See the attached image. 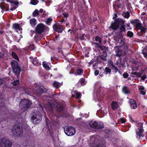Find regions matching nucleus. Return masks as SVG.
Listing matches in <instances>:
<instances>
[{
	"instance_id": "nucleus-54",
	"label": "nucleus",
	"mask_w": 147,
	"mask_h": 147,
	"mask_svg": "<svg viewBox=\"0 0 147 147\" xmlns=\"http://www.w3.org/2000/svg\"><path fill=\"white\" fill-rule=\"evenodd\" d=\"M144 89V88L143 86H141L139 88V90H143Z\"/></svg>"
},
{
	"instance_id": "nucleus-42",
	"label": "nucleus",
	"mask_w": 147,
	"mask_h": 147,
	"mask_svg": "<svg viewBox=\"0 0 147 147\" xmlns=\"http://www.w3.org/2000/svg\"><path fill=\"white\" fill-rule=\"evenodd\" d=\"M76 98L77 99H79L80 98V96L81 95V94L78 92H77L76 94Z\"/></svg>"
},
{
	"instance_id": "nucleus-5",
	"label": "nucleus",
	"mask_w": 147,
	"mask_h": 147,
	"mask_svg": "<svg viewBox=\"0 0 147 147\" xmlns=\"http://www.w3.org/2000/svg\"><path fill=\"white\" fill-rule=\"evenodd\" d=\"M13 135L17 137H20L23 134V129L18 125L14 126L12 129Z\"/></svg>"
},
{
	"instance_id": "nucleus-19",
	"label": "nucleus",
	"mask_w": 147,
	"mask_h": 147,
	"mask_svg": "<svg viewBox=\"0 0 147 147\" xmlns=\"http://www.w3.org/2000/svg\"><path fill=\"white\" fill-rule=\"evenodd\" d=\"M98 47L100 48L101 50H104V51H103L102 52V55H103L104 57L105 56V57H107V52L106 51V50H107V49H108V47Z\"/></svg>"
},
{
	"instance_id": "nucleus-52",
	"label": "nucleus",
	"mask_w": 147,
	"mask_h": 147,
	"mask_svg": "<svg viewBox=\"0 0 147 147\" xmlns=\"http://www.w3.org/2000/svg\"><path fill=\"white\" fill-rule=\"evenodd\" d=\"M85 82V80L83 79H82L81 80V83L83 84Z\"/></svg>"
},
{
	"instance_id": "nucleus-20",
	"label": "nucleus",
	"mask_w": 147,
	"mask_h": 147,
	"mask_svg": "<svg viewBox=\"0 0 147 147\" xmlns=\"http://www.w3.org/2000/svg\"><path fill=\"white\" fill-rule=\"evenodd\" d=\"M115 64L117 66L119 65L120 67H123L124 63L123 61H122V59L119 58L115 63Z\"/></svg>"
},
{
	"instance_id": "nucleus-6",
	"label": "nucleus",
	"mask_w": 147,
	"mask_h": 147,
	"mask_svg": "<svg viewBox=\"0 0 147 147\" xmlns=\"http://www.w3.org/2000/svg\"><path fill=\"white\" fill-rule=\"evenodd\" d=\"M89 125L90 127L97 129H102L104 127L103 123L95 121H91L89 123Z\"/></svg>"
},
{
	"instance_id": "nucleus-25",
	"label": "nucleus",
	"mask_w": 147,
	"mask_h": 147,
	"mask_svg": "<svg viewBox=\"0 0 147 147\" xmlns=\"http://www.w3.org/2000/svg\"><path fill=\"white\" fill-rule=\"evenodd\" d=\"M111 106L113 109L114 110L117 108V104L116 102H113L111 104Z\"/></svg>"
},
{
	"instance_id": "nucleus-2",
	"label": "nucleus",
	"mask_w": 147,
	"mask_h": 147,
	"mask_svg": "<svg viewBox=\"0 0 147 147\" xmlns=\"http://www.w3.org/2000/svg\"><path fill=\"white\" fill-rule=\"evenodd\" d=\"M31 104L30 101L28 99H23L21 100L19 105L20 108L25 111L30 107Z\"/></svg>"
},
{
	"instance_id": "nucleus-48",
	"label": "nucleus",
	"mask_w": 147,
	"mask_h": 147,
	"mask_svg": "<svg viewBox=\"0 0 147 147\" xmlns=\"http://www.w3.org/2000/svg\"><path fill=\"white\" fill-rule=\"evenodd\" d=\"M99 71L98 70H96L94 72V75L96 76L98 75L99 74Z\"/></svg>"
},
{
	"instance_id": "nucleus-7",
	"label": "nucleus",
	"mask_w": 147,
	"mask_h": 147,
	"mask_svg": "<svg viewBox=\"0 0 147 147\" xmlns=\"http://www.w3.org/2000/svg\"><path fill=\"white\" fill-rule=\"evenodd\" d=\"M64 130L65 134L68 136H73L76 131L75 128L72 126H66L64 127Z\"/></svg>"
},
{
	"instance_id": "nucleus-4",
	"label": "nucleus",
	"mask_w": 147,
	"mask_h": 147,
	"mask_svg": "<svg viewBox=\"0 0 147 147\" xmlns=\"http://www.w3.org/2000/svg\"><path fill=\"white\" fill-rule=\"evenodd\" d=\"M45 120L47 127L49 129V131L52 125L57 126L59 125V117H56V119H52L51 122H50L47 118H45Z\"/></svg>"
},
{
	"instance_id": "nucleus-13",
	"label": "nucleus",
	"mask_w": 147,
	"mask_h": 147,
	"mask_svg": "<svg viewBox=\"0 0 147 147\" xmlns=\"http://www.w3.org/2000/svg\"><path fill=\"white\" fill-rule=\"evenodd\" d=\"M136 30L140 29L141 32L145 33V31L146 28L143 26H142L141 24L140 23H138L136 24Z\"/></svg>"
},
{
	"instance_id": "nucleus-35",
	"label": "nucleus",
	"mask_w": 147,
	"mask_h": 147,
	"mask_svg": "<svg viewBox=\"0 0 147 147\" xmlns=\"http://www.w3.org/2000/svg\"><path fill=\"white\" fill-rule=\"evenodd\" d=\"M111 70L108 67H105V72L107 74V73H110L111 72Z\"/></svg>"
},
{
	"instance_id": "nucleus-28",
	"label": "nucleus",
	"mask_w": 147,
	"mask_h": 147,
	"mask_svg": "<svg viewBox=\"0 0 147 147\" xmlns=\"http://www.w3.org/2000/svg\"><path fill=\"white\" fill-rule=\"evenodd\" d=\"M105 137L108 140H111L112 137V136L111 133H106V135H105Z\"/></svg>"
},
{
	"instance_id": "nucleus-1",
	"label": "nucleus",
	"mask_w": 147,
	"mask_h": 147,
	"mask_svg": "<svg viewBox=\"0 0 147 147\" xmlns=\"http://www.w3.org/2000/svg\"><path fill=\"white\" fill-rule=\"evenodd\" d=\"M13 72L16 75L18 78L19 77V74L22 71V68L20 67L18 62L14 60H12L11 63Z\"/></svg>"
},
{
	"instance_id": "nucleus-37",
	"label": "nucleus",
	"mask_w": 147,
	"mask_h": 147,
	"mask_svg": "<svg viewBox=\"0 0 147 147\" xmlns=\"http://www.w3.org/2000/svg\"><path fill=\"white\" fill-rule=\"evenodd\" d=\"M123 24L121 25V26L120 28V30L121 32L124 31L125 30V26L123 25Z\"/></svg>"
},
{
	"instance_id": "nucleus-64",
	"label": "nucleus",
	"mask_w": 147,
	"mask_h": 147,
	"mask_svg": "<svg viewBox=\"0 0 147 147\" xmlns=\"http://www.w3.org/2000/svg\"><path fill=\"white\" fill-rule=\"evenodd\" d=\"M10 3H13V1H9Z\"/></svg>"
},
{
	"instance_id": "nucleus-43",
	"label": "nucleus",
	"mask_w": 147,
	"mask_h": 147,
	"mask_svg": "<svg viewBox=\"0 0 147 147\" xmlns=\"http://www.w3.org/2000/svg\"><path fill=\"white\" fill-rule=\"evenodd\" d=\"M31 3L32 4L35 5L37 4L38 2L36 0H32Z\"/></svg>"
},
{
	"instance_id": "nucleus-62",
	"label": "nucleus",
	"mask_w": 147,
	"mask_h": 147,
	"mask_svg": "<svg viewBox=\"0 0 147 147\" xmlns=\"http://www.w3.org/2000/svg\"><path fill=\"white\" fill-rule=\"evenodd\" d=\"M25 147H32V146H29V145H27Z\"/></svg>"
},
{
	"instance_id": "nucleus-45",
	"label": "nucleus",
	"mask_w": 147,
	"mask_h": 147,
	"mask_svg": "<svg viewBox=\"0 0 147 147\" xmlns=\"http://www.w3.org/2000/svg\"><path fill=\"white\" fill-rule=\"evenodd\" d=\"M142 53L144 55V56L147 59V53L144 51L142 52Z\"/></svg>"
},
{
	"instance_id": "nucleus-50",
	"label": "nucleus",
	"mask_w": 147,
	"mask_h": 147,
	"mask_svg": "<svg viewBox=\"0 0 147 147\" xmlns=\"http://www.w3.org/2000/svg\"><path fill=\"white\" fill-rule=\"evenodd\" d=\"M84 38V34L82 35V36H81L80 37V39L81 40H83Z\"/></svg>"
},
{
	"instance_id": "nucleus-17",
	"label": "nucleus",
	"mask_w": 147,
	"mask_h": 147,
	"mask_svg": "<svg viewBox=\"0 0 147 147\" xmlns=\"http://www.w3.org/2000/svg\"><path fill=\"white\" fill-rule=\"evenodd\" d=\"M53 29L58 32H61L62 31V27L61 25L55 24L53 26Z\"/></svg>"
},
{
	"instance_id": "nucleus-40",
	"label": "nucleus",
	"mask_w": 147,
	"mask_h": 147,
	"mask_svg": "<svg viewBox=\"0 0 147 147\" xmlns=\"http://www.w3.org/2000/svg\"><path fill=\"white\" fill-rule=\"evenodd\" d=\"M39 14V12L38 10H35L33 13V15L34 16H36L38 15Z\"/></svg>"
},
{
	"instance_id": "nucleus-12",
	"label": "nucleus",
	"mask_w": 147,
	"mask_h": 147,
	"mask_svg": "<svg viewBox=\"0 0 147 147\" xmlns=\"http://www.w3.org/2000/svg\"><path fill=\"white\" fill-rule=\"evenodd\" d=\"M121 22L122 24H124V22L121 20H117L114 23H112L110 27L113 30H116L119 27V24Z\"/></svg>"
},
{
	"instance_id": "nucleus-34",
	"label": "nucleus",
	"mask_w": 147,
	"mask_h": 147,
	"mask_svg": "<svg viewBox=\"0 0 147 147\" xmlns=\"http://www.w3.org/2000/svg\"><path fill=\"white\" fill-rule=\"evenodd\" d=\"M83 72V70L82 69H78L76 71V73L78 75H80L82 74Z\"/></svg>"
},
{
	"instance_id": "nucleus-18",
	"label": "nucleus",
	"mask_w": 147,
	"mask_h": 147,
	"mask_svg": "<svg viewBox=\"0 0 147 147\" xmlns=\"http://www.w3.org/2000/svg\"><path fill=\"white\" fill-rule=\"evenodd\" d=\"M95 40L97 42L96 43H94V44H95L96 45H97L98 46H100V45H102L101 44V39L98 36H96L95 37Z\"/></svg>"
},
{
	"instance_id": "nucleus-11",
	"label": "nucleus",
	"mask_w": 147,
	"mask_h": 147,
	"mask_svg": "<svg viewBox=\"0 0 147 147\" xmlns=\"http://www.w3.org/2000/svg\"><path fill=\"white\" fill-rule=\"evenodd\" d=\"M46 29L45 26L42 24H40L37 25L35 28V32L38 34L43 32Z\"/></svg>"
},
{
	"instance_id": "nucleus-26",
	"label": "nucleus",
	"mask_w": 147,
	"mask_h": 147,
	"mask_svg": "<svg viewBox=\"0 0 147 147\" xmlns=\"http://www.w3.org/2000/svg\"><path fill=\"white\" fill-rule=\"evenodd\" d=\"M13 28L15 29H18L19 30H22V28H21L20 25L17 24H13Z\"/></svg>"
},
{
	"instance_id": "nucleus-33",
	"label": "nucleus",
	"mask_w": 147,
	"mask_h": 147,
	"mask_svg": "<svg viewBox=\"0 0 147 147\" xmlns=\"http://www.w3.org/2000/svg\"><path fill=\"white\" fill-rule=\"evenodd\" d=\"M12 57L16 59L18 61H19V59L17 55H16V53L14 52H12Z\"/></svg>"
},
{
	"instance_id": "nucleus-49",
	"label": "nucleus",
	"mask_w": 147,
	"mask_h": 147,
	"mask_svg": "<svg viewBox=\"0 0 147 147\" xmlns=\"http://www.w3.org/2000/svg\"><path fill=\"white\" fill-rule=\"evenodd\" d=\"M121 121L122 123H124L126 122L125 120L123 118H121Z\"/></svg>"
},
{
	"instance_id": "nucleus-30",
	"label": "nucleus",
	"mask_w": 147,
	"mask_h": 147,
	"mask_svg": "<svg viewBox=\"0 0 147 147\" xmlns=\"http://www.w3.org/2000/svg\"><path fill=\"white\" fill-rule=\"evenodd\" d=\"M115 47V48L116 47H117V48L118 50V51H117L116 53V55L118 57H120L121 55V50H119V47Z\"/></svg>"
},
{
	"instance_id": "nucleus-61",
	"label": "nucleus",
	"mask_w": 147,
	"mask_h": 147,
	"mask_svg": "<svg viewBox=\"0 0 147 147\" xmlns=\"http://www.w3.org/2000/svg\"><path fill=\"white\" fill-rule=\"evenodd\" d=\"M16 8V7H13V8H11V10H13V9H15Z\"/></svg>"
},
{
	"instance_id": "nucleus-39",
	"label": "nucleus",
	"mask_w": 147,
	"mask_h": 147,
	"mask_svg": "<svg viewBox=\"0 0 147 147\" xmlns=\"http://www.w3.org/2000/svg\"><path fill=\"white\" fill-rule=\"evenodd\" d=\"M20 82L19 80H18L14 81L13 82V84L14 86H15L18 84Z\"/></svg>"
},
{
	"instance_id": "nucleus-29",
	"label": "nucleus",
	"mask_w": 147,
	"mask_h": 147,
	"mask_svg": "<svg viewBox=\"0 0 147 147\" xmlns=\"http://www.w3.org/2000/svg\"><path fill=\"white\" fill-rule=\"evenodd\" d=\"M131 74H132L138 77H141V75L143 74V72L138 73V72H132L131 73Z\"/></svg>"
},
{
	"instance_id": "nucleus-27",
	"label": "nucleus",
	"mask_w": 147,
	"mask_h": 147,
	"mask_svg": "<svg viewBox=\"0 0 147 147\" xmlns=\"http://www.w3.org/2000/svg\"><path fill=\"white\" fill-rule=\"evenodd\" d=\"M112 64L111 65L112 66V69H113L115 71V73H117L118 71L119 72L120 71L118 70L117 68L113 63V62H112Z\"/></svg>"
},
{
	"instance_id": "nucleus-63",
	"label": "nucleus",
	"mask_w": 147,
	"mask_h": 147,
	"mask_svg": "<svg viewBox=\"0 0 147 147\" xmlns=\"http://www.w3.org/2000/svg\"><path fill=\"white\" fill-rule=\"evenodd\" d=\"M127 26L128 27H129L130 26V24H127Z\"/></svg>"
},
{
	"instance_id": "nucleus-51",
	"label": "nucleus",
	"mask_w": 147,
	"mask_h": 147,
	"mask_svg": "<svg viewBox=\"0 0 147 147\" xmlns=\"http://www.w3.org/2000/svg\"><path fill=\"white\" fill-rule=\"evenodd\" d=\"M140 93L144 95L146 94V92L143 90H141L140 91Z\"/></svg>"
},
{
	"instance_id": "nucleus-10",
	"label": "nucleus",
	"mask_w": 147,
	"mask_h": 147,
	"mask_svg": "<svg viewBox=\"0 0 147 147\" xmlns=\"http://www.w3.org/2000/svg\"><path fill=\"white\" fill-rule=\"evenodd\" d=\"M42 117L40 115L34 114L31 117L32 122L34 124H37L41 121Z\"/></svg>"
},
{
	"instance_id": "nucleus-57",
	"label": "nucleus",
	"mask_w": 147,
	"mask_h": 147,
	"mask_svg": "<svg viewBox=\"0 0 147 147\" xmlns=\"http://www.w3.org/2000/svg\"><path fill=\"white\" fill-rule=\"evenodd\" d=\"M13 3L16 5H18V2L17 1H13Z\"/></svg>"
},
{
	"instance_id": "nucleus-46",
	"label": "nucleus",
	"mask_w": 147,
	"mask_h": 147,
	"mask_svg": "<svg viewBox=\"0 0 147 147\" xmlns=\"http://www.w3.org/2000/svg\"><path fill=\"white\" fill-rule=\"evenodd\" d=\"M146 78V75H144L141 77V79L142 80H144Z\"/></svg>"
},
{
	"instance_id": "nucleus-22",
	"label": "nucleus",
	"mask_w": 147,
	"mask_h": 147,
	"mask_svg": "<svg viewBox=\"0 0 147 147\" xmlns=\"http://www.w3.org/2000/svg\"><path fill=\"white\" fill-rule=\"evenodd\" d=\"M38 91L40 94H42L47 91L46 89L42 86H39Z\"/></svg>"
},
{
	"instance_id": "nucleus-24",
	"label": "nucleus",
	"mask_w": 147,
	"mask_h": 147,
	"mask_svg": "<svg viewBox=\"0 0 147 147\" xmlns=\"http://www.w3.org/2000/svg\"><path fill=\"white\" fill-rule=\"evenodd\" d=\"M42 65L43 67L45 68L46 70H49L50 67L46 62L43 61L42 63Z\"/></svg>"
},
{
	"instance_id": "nucleus-58",
	"label": "nucleus",
	"mask_w": 147,
	"mask_h": 147,
	"mask_svg": "<svg viewBox=\"0 0 147 147\" xmlns=\"http://www.w3.org/2000/svg\"><path fill=\"white\" fill-rule=\"evenodd\" d=\"M3 53H2L0 52V58L1 57H3Z\"/></svg>"
},
{
	"instance_id": "nucleus-38",
	"label": "nucleus",
	"mask_w": 147,
	"mask_h": 147,
	"mask_svg": "<svg viewBox=\"0 0 147 147\" xmlns=\"http://www.w3.org/2000/svg\"><path fill=\"white\" fill-rule=\"evenodd\" d=\"M99 57L101 60L104 61H107L106 57H105V56L104 57L102 55H100Z\"/></svg>"
},
{
	"instance_id": "nucleus-9",
	"label": "nucleus",
	"mask_w": 147,
	"mask_h": 147,
	"mask_svg": "<svg viewBox=\"0 0 147 147\" xmlns=\"http://www.w3.org/2000/svg\"><path fill=\"white\" fill-rule=\"evenodd\" d=\"M143 123H141L139 127L136 130V134L137 138H140L144 137L143 134L144 130L143 129Z\"/></svg>"
},
{
	"instance_id": "nucleus-16",
	"label": "nucleus",
	"mask_w": 147,
	"mask_h": 147,
	"mask_svg": "<svg viewBox=\"0 0 147 147\" xmlns=\"http://www.w3.org/2000/svg\"><path fill=\"white\" fill-rule=\"evenodd\" d=\"M56 111L59 113L64 112L65 111V106L62 104L60 105L57 107Z\"/></svg>"
},
{
	"instance_id": "nucleus-8",
	"label": "nucleus",
	"mask_w": 147,
	"mask_h": 147,
	"mask_svg": "<svg viewBox=\"0 0 147 147\" xmlns=\"http://www.w3.org/2000/svg\"><path fill=\"white\" fill-rule=\"evenodd\" d=\"M92 147H105V142L104 140L100 141L97 138H95L93 141Z\"/></svg>"
},
{
	"instance_id": "nucleus-56",
	"label": "nucleus",
	"mask_w": 147,
	"mask_h": 147,
	"mask_svg": "<svg viewBox=\"0 0 147 147\" xmlns=\"http://www.w3.org/2000/svg\"><path fill=\"white\" fill-rule=\"evenodd\" d=\"M63 15L64 17L65 18H67L68 16V14L66 13H63Z\"/></svg>"
},
{
	"instance_id": "nucleus-32",
	"label": "nucleus",
	"mask_w": 147,
	"mask_h": 147,
	"mask_svg": "<svg viewBox=\"0 0 147 147\" xmlns=\"http://www.w3.org/2000/svg\"><path fill=\"white\" fill-rule=\"evenodd\" d=\"M36 20L34 18H33L30 20V24L32 25L35 26L36 24Z\"/></svg>"
},
{
	"instance_id": "nucleus-21",
	"label": "nucleus",
	"mask_w": 147,
	"mask_h": 147,
	"mask_svg": "<svg viewBox=\"0 0 147 147\" xmlns=\"http://www.w3.org/2000/svg\"><path fill=\"white\" fill-rule=\"evenodd\" d=\"M32 63L35 66H39L41 64L38 61V60L36 58L34 59H33L32 61Z\"/></svg>"
},
{
	"instance_id": "nucleus-47",
	"label": "nucleus",
	"mask_w": 147,
	"mask_h": 147,
	"mask_svg": "<svg viewBox=\"0 0 147 147\" xmlns=\"http://www.w3.org/2000/svg\"><path fill=\"white\" fill-rule=\"evenodd\" d=\"M52 20V19L51 18H48L46 21V23L47 24H48L49 23H50Z\"/></svg>"
},
{
	"instance_id": "nucleus-55",
	"label": "nucleus",
	"mask_w": 147,
	"mask_h": 147,
	"mask_svg": "<svg viewBox=\"0 0 147 147\" xmlns=\"http://www.w3.org/2000/svg\"><path fill=\"white\" fill-rule=\"evenodd\" d=\"M3 83V81L0 78V87L1 86V85Z\"/></svg>"
},
{
	"instance_id": "nucleus-59",
	"label": "nucleus",
	"mask_w": 147,
	"mask_h": 147,
	"mask_svg": "<svg viewBox=\"0 0 147 147\" xmlns=\"http://www.w3.org/2000/svg\"><path fill=\"white\" fill-rule=\"evenodd\" d=\"M43 11V10L42 9H41L39 11L40 13H42Z\"/></svg>"
},
{
	"instance_id": "nucleus-3",
	"label": "nucleus",
	"mask_w": 147,
	"mask_h": 147,
	"mask_svg": "<svg viewBox=\"0 0 147 147\" xmlns=\"http://www.w3.org/2000/svg\"><path fill=\"white\" fill-rule=\"evenodd\" d=\"M12 143L7 138L3 137L0 138V147H11Z\"/></svg>"
},
{
	"instance_id": "nucleus-60",
	"label": "nucleus",
	"mask_w": 147,
	"mask_h": 147,
	"mask_svg": "<svg viewBox=\"0 0 147 147\" xmlns=\"http://www.w3.org/2000/svg\"><path fill=\"white\" fill-rule=\"evenodd\" d=\"M117 17V14H115V17H113V19H114L115 18Z\"/></svg>"
},
{
	"instance_id": "nucleus-23",
	"label": "nucleus",
	"mask_w": 147,
	"mask_h": 147,
	"mask_svg": "<svg viewBox=\"0 0 147 147\" xmlns=\"http://www.w3.org/2000/svg\"><path fill=\"white\" fill-rule=\"evenodd\" d=\"M123 91L125 94H128L130 93V91L128 88L126 86H124L123 88Z\"/></svg>"
},
{
	"instance_id": "nucleus-31",
	"label": "nucleus",
	"mask_w": 147,
	"mask_h": 147,
	"mask_svg": "<svg viewBox=\"0 0 147 147\" xmlns=\"http://www.w3.org/2000/svg\"><path fill=\"white\" fill-rule=\"evenodd\" d=\"M59 83L56 82H54L53 84V86L56 89H57L59 87Z\"/></svg>"
},
{
	"instance_id": "nucleus-36",
	"label": "nucleus",
	"mask_w": 147,
	"mask_h": 147,
	"mask_svg": "<svg viewBox=\"0 0 147 147\" xmlns=\"http://www.w3.org/2000/svg\"><path fill=\"white\" fill-rule=\"evenodd\" d=\"M133 33L131 31H129L127 32V35L128 36L131 37L133 36Z\"/></svg>"
},
{
	"instance_id": "nucleus-41",
	"label": "nucleus",
	"mask_w": 147,
	"mask_h": 147,
	"mask_svg": "<svg viewBox=\"0 0 147 147\" xmlns=\"http://www.w3.org/2000/svg\"><path fill=\"white\" fill-rule=\"evenodd\" d=\"M124 17L126 18H128L129 17V13L128 12L125 13Z\"/></svg>"
},
{
	"instance_id": "nucleus-15",
	"label": "nucleus",
	"mask_w": 147,
	"mask_h": 147,
	"mask_svg": "<svg viewBox=\"0 0 147 147\" xmlns=\"http://www.w3.org/2000/svg\"><path fill=\"white\" fill-rule=\"evenodd\" d=\"M129 103L131 108L132 109H136L137 107L136 102L133 99H130L129 100Z\"/></svg>"
},
{
	"instance_id": "nucleus-53",
	"label": "nucleus",
	"mask_w": 147,
	"mask_h": 147,
	"mask_svg": "<svg viewBox=\"0 0 147 147\" xmlns=\"http://www.w3.org/2000/svg\"><path fill=\"white\" fill-rule=\"evenodd\" d=\"M55 56H54L53 57H51V60L52 61H54V59H53L54 58H55Z\"/></svg>"
},
{
	"instance_id": "nucleus-14",
	"label": "nucleus",
	"mask_w": 147,
	"mask_h": 147,
	"mask_svg": "<svg viewBox=\"0 0 147 147\" xmlns=\"http://www.w3.org/2000/svg\"><path fill=\"white\" fill-rule=\"evenodd\" d=\"M49 49L51 50V52H55L57 51L59 53L63 54V51L62 50V47H59L57 48H54V47H49Z\"/></svg>"
},
{
	"instance_id": "nucleus-44",
	"label": "nucleus",
	"mask_w": 147,
	"mask_h": 147,
	"mask_svg": "<svg viewBox=\"0 0 147 147\" xmlns=\"http://www.w3.org/2000/svg\"><path fill=\"white\" fill-rule=\"evenodd\" d=\"M129 76L128 74L126 72H125L123 74V76L124 78H127Z\"/></svg>"
}]
</instances>
